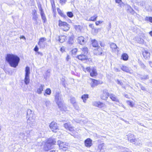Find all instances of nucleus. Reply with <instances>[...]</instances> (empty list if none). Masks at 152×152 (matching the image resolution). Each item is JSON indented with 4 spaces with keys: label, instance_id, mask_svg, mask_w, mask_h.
Wrapping results in <instances>:
<instances>
[{
    "label": "nucleus",
    "instance_id": "obj_28",
    "mask_svg": "<svg viewBox=\"0 0 152 152\" xmlns=\"http://www.w3.org/2000/svg\"><path fill=\"white\" fill-rule=\"evenodd\" d=\"M97 17L98 16L97 15H94L93 16L91 17L89 20H88V21H95L96 20Z\"/></svg>",
    "mask_w": 152,
    "mask_h": 152
},
{
    "label": "nucleus",
    "instance_id": "obj_60",
    "mask_svg": "<svg viewBox=\"0 0 152 152\" xmlns=\"http://www.w3.org/2000/svg\"><path fill=\"white\" fill-rule=\"evenodd\" d=\"M137 124H138L139 125H140L142 126H145L143 124H142L141 123H140L139 122H137Z\"/></svg>",
    "mask_w": 152,
    "mask_h": 152
},
{
    "label": "nucleus",
    "instance_id": "obj_34",
    "mask_svg": "<svg viewBox=\"0 0 152 152\" xmlns=\"http://www.w3.org/2000/svg\"><path fill=\"white\" fill-rule=\"evenodd\" d=\"M88 49L87 47H84L82 49V53L83 54H84L86 55L88 53Z\"/></svg>",
    "mask_w": 152,
    "mask_h": 152
},
{
    "label": "nucleus",
    "instance_id": "obj_53",
    "mask_svg": "<svg viewBox=\"0 0 152 152\" xmlns=\"http://www.w3.org/2000/svg\"><path fill=\"white\" fill-rule=\"evenodd\" d=\"M117 82L118 84L120 85L121 86H122L123 84V82H121L118 80H117Z\"/></svg>",
    "mask_w": 152,
    "mask_h": 152
},
{
    "label": "nucleus",
    "instance_id": "obj_50",
    "mask_svg": "<svg viewBox=\"0 0 152 152\" xmlns=\"http://www.w3.org/2000/svg\"><path fill=\"white\" fill-rule=\"evenodd\" d=\"M139 86L141 88V89L142 90L145 91V88L143 86H142L141 84H139Z\"/></svg>",
    "mask_w": 152,
    "mask_h": 152
},
{
    "label": "nucleus",
    "instance_id": "obj_4",
    "mask_svg": "<svg viewBox=\"0 0 152 152\" xmlns=\"http://www.w3.org/2000/svg\"><path fill=\"white\" fill-rule=\"evenodd\" d=\"M25 77L24 79V82L26 85H28L30 82V68L27 66L25 69Z\"/></svg>",
    "mask_w": 152,
    "mask_h": 152
},
{
    "label": "nucleus",
    "instance_id": "obj_21",
    "mask_svg": "<svg viewBox=\"0 0 152 152\" xmlns=\"http://www.w3.org/2000/svg\"><path fill=\"white\" fill-rule=\"evenodd\" d=\"M27 115L29 117H33L34 116V112L30 109H28L27 111Z\"/></svg>",
    "mask_w": 152,
    "mask_h": 152
},
{
    "label": "nucleus",
    "instance_id": "obj_31",
    "mask_svg": "<svg viewBox=\"0 0 152 152\" xmlns=\"http://www.w3.org/2000/svg\"><path fill=\"white\" fill-rule=\"evenodd\" d=\"M139 77L140 78L141 80H145L148 79L149 78V76L148 75H139Z\"/></svg>",
    "mask_w": 152,
    "mask_h": 152
},
{
    "label": "nucleus",
    "instance_id": "obj_58",
    "mask_svg": "<svg viewBox=\"0 0 152 152\" xmlns=\"http://www.w3.org/2000/svg\"><path fill=\"white\" fill-rule=\"evenodd\" d=\"M37 52L39 55L41 56H42L43 55V54L42 53L38 51H37Z\"/></svg>",
    "mask_w": 152,
    "mask_h": 152
},
{
    "label": "nucleus",
    "instance_id": "obj_13",
    "mask_svg": "<svg viewBox=\"0 0 152 152\" xmlns=\"http://www.w3.org/2000/svg\"><path fill=\"white\" fill-rule=\"evenodd\" d=\"M92 140L90 138H88L85 141V144L86 147H90L92 145Z\"/></svg>",
    "mask_w": 152,
    "mask_h": 152
},
{
    "label": "nucleus",
    "instance_id": "obj_9",
    "mask_svg": "<svg viewBox=\"0 0 152 152\" xmlns=\"http://www.w3.org/2000/svg\"><path fill=\"white\" fill-rule=\"evenodd\" d=\"M94 106L97 107L99 108H102L105 107V104L102 102H94L93 103Z\"/></svg>",
    "mask_w": 152,
    "mask_h": 152
},
{
    "label": "nucleus",
    "instance_id": "obj_56",
    "mask_svg": "<svg viewBox=\"0 0 152 152\" xmlns=\"http://www.w3.org/2000/svg\"><path fill=\"white\" fill-rule=\"evenodd\" d=\"M70 59V57L69 55H67L66 57V60L67 61H68Z\"/></svg>",
    "mask_w": 152,
    "mask_h": 152
},
{
    "label": "nucleus",
    "instance_id": "obj_41",
    "mask_svg": "<svg viewBox=\"0 0 152 152\" xmlns=\"http://www.w3.org/2000/svg\"><path fill=\"white\" fill-rule=\"evenodd\" d=\"M71 125L69 123H66L64 124V126L66 129H68Z\"/></svg>",
    "mask_w": 152,
    "mask_h": 152
},
{
    "label": "nucleus",
    "instance_id": "obj_2",
    "mask_svg": "<svg viewBox=\"0 0 152 152\" xmlns=\"http://www.w3.org/2000/svg\"><path fill=\"white\" fill-rule=\"evenodd\" d=\"M55 99V101L60 110L62 111H66L67 110L66 107L65 105L63 104L61 95L59 93H56Z\"/></svg>",
    "mask_w": 152,
    "mask_h": 152
},
{
    "label": "nucleus",
    "instance_id": "obj_6",
    "mask_svg": "<svg viewBox=\"0 0 152 152\" xmlns=\"http://www.w3.org/2000/svg\"><path fill=\"white\" fill-rule=\"evenodd\" d=\"M87 71L90 73V75L91 77L96 76L97 75L96 69L95 68L90 67H87Z\"/></svg>",
    "mask_w": 152,
    "mask_h": 152
},
{
    "label": "nucleus",
    "instance_id": "obj_55",
    "mask_svg": "<svg viewBox=\"0 0 152 152\" xmlns=\"http://www.w3.org/2000/svg\"><path fill=\"white\" fill-rule=\"evenodd\" d=\"M39 48L36 45L34 49V50L35 52H37L38 51Z\"/></svg>",
    "mask_w": 152,
    "mask_h": 152
},
{
    "label": "nucleus",
    "instance_id": "obj_12",
    "mask_svg": "<svg viewBox=\"0 0 152 152\" xmlns=\"http://www.w3.org/2000/svg\"><path fill=\"white\" fill-rule=\"evenodd\" d=\"M109 97L114 102H115L119 103V100L118 99L117 96H116L115 95L110 94Z\"/></svg>",
    "mask_w": 152,
    "mask_h": 152
},
{
    "label": "nucleus",
    "instance_id": "obj_38",
    "mask_svg": "<svg viewBox=\"0 0 152 152\" xmlns=\"http://www.w3.org/2000/svg\"><path fill=\"white\" fill-rule=\"evenodd\" d=\"M51 4L52 9H53V11H54L55 10H56V7L55 4L54 3V2L53 0H52L51 1Z\"/></svg>",
    "mask_w": 152,
    "mask_h": 152
},
{
    "label": "nucleus",
    "instance_id": "obj_11",
    "mask_svg": "<svg viewBox=\"0 0 152 152\" xmlns=\"http://www.w3.org/2000/svg\"><path fill=\"white\" fill-rule=\"evenodd\" d=\"M46 40V39L44 37H42L40 38L38 43V45L40 48H44L45 47L44 41Z\"/></svg>",
    "mask_w": 152,
    "mask_h": 152
},
{
    "label": "nucleus",
    "instance_id": "obj_52",
    "mask_svg": "<svg viewBox=\"0 0 152 152\" xmlns=\"http://www.w3.org/2000/svg\"><path fill=\"white\" fill-rule=\"evenodd\" d=\"M102 22H103L102 21L99 20V21H97L95 23V24L96 26H98L99 25V24L101 23Z\"/></svg>",
    "mask_w": 152,
    "mask_h": 152
},
{
    "label": "nucleus",
    "instance_id": "obj_18",
    "mask_svg": "<svg viewBox=\"0 0 152 152\" xmlns=\"http://www.w3.org/2000/svg\"><path fill=\"white\" fill-rule=\"evenodd\" d=\"M78 59L81 61L86 60L88 58L86 55L82 53L80 55L77 56Z\"/></svg>",
    "mask_w": 152,
    "mask_h": 152
},
{
    "label": "nucleus",
    "instance_id": "obj_5",
    "mask_svg": "<svg viewBox=\"0 0 152 152\" xmlns=\"http://www.w3.org/2000/svg\"><path fill=\"white\" fill-rule=\"evenodd\" d=\"M58 145L60 148L63 151H66L67 150L68 146V143L66 142H63L60 140L58 141Z\"/></svg>",
    "mask_w": 152,
    "mask_h": 152
},
{
    "label": "nucleus",
    "instance_id": "obj_49",
    "mask_svg": "<svg viewBox=\"0 0 152 152\" xmlns=\"http://www.w3.org/2000/svg\"><path fill=\"white\" fill-rule=\"evenodd\" d=\"M73 105V106L75 108V109H76L77 110H78L79 107L78 106V105L76 104V103Z\"/></svg>",
    "mask_w": 152,
    "mask_h": 152
},
{
    "label": "nucleus",
    "instance_id": "obj_8",
    "mask_svg": "<svg viewBox=\"0 0 152 152\" xmlns=\"http://www.w3.org/2000/svg\"><path fill=\"white\" fill-rule=\"evenodd\" d=\"M110 95L107 91L105 89L103 91V93L101 95V98L103 100H107Z\"/></svg>",
    "mask_w": 152,
    "mask_h": 152
},
{
    "label": "nucleus",
    "instance_id": "obj_42",
    "mask_svg": "<svg viewBox=\"0 0 152 152\" xmlns=\"http://www.w3.org/2000/svg\"><path fill=\"white\" fill-rule=\"evenodd\" d=\"M146 20L149 21L151 23H152V17H146L145 18Z\"/></svg>",
    "mask_w": 152,
    "mask_h": 152
},
{
    "label": "nucleus",
    "instance_id": "obj_54",
    "mask_svg": "<svg viewBox=\"0 0 152 152\" xmlns=\"http://www.w3.org/2000/svg\"><path fill=\"white\" fill-rule=\"evenodd\" d=\"M66 1V0H60V2L61 4H65Z\"/></svg>",
    "mask_w": 152,
    "mask_h": 152
},
{
    "label": "nucleus",
    "instance_id": "obj_62",
    "mask_svg": "<svg viewBox=\"0 0 152 152\" xmlns=\"http://www.w3.org/2000/svg\"><path fill=\"white\" fill-rule=\"evenodd\" d=\"M124 152H131V151H129L128 149H127V150L124 151Z\"/></svg>",
    "mask_w": 152,
    "mask_h": 152
},
{
    "label": "nucleus",
    "instance_id": "obj_59",
    "mask_svg": "<svg viewBox=\"0 0 152 152\" xmlns=\"http://www.w3.org/2000/svg\"><path fill=\"white\" fill-rule=\"evenodd\" d=\"M148 62L151 67H152V62L151 61H149Z\"/></svg>",
    "mask_w": 152,
    "mask_h": 152
},
{
    "label": "nucleus",
    "instance_id": "obj_47",
    "mask_svg": "<svg viewBox=\"0 0 152 152\" xmlns=\"http://www.w3.org/2000/svg\"><path fill=\"white\" fill-rule=\"evenodd\" d=\"M127 103L128 104H129V105L131 107H133V106L134 105V104L132 102L130 101H128L127 102Z\"/></svg>",
    "mask_w": 152,
    "mask_h": 152
},
{
    "label": "nucleus",
    "instance_id": "obj_15",
    "mask_svg": "<svg viewBox=\"0 0 152 152\" xmlns=\"http://www.w3.org/2000/svg\"><path fill=\"white\" fill-rule=\"evenodd\" d=\"M78 42L80 45H83L86 42L84 38L82 36L78 37L77 39Z\"/></svg>",
    "mask_w": 152,
    "mask_h": 152
},
{
    "label": "nucleus",
    "instance_id": "obj_25",
    "mask_svg": "<svg viewBox=\"0 0 152 152\" xmlns=\"http://www.w3.org/2000/svg\"><path fill=\"white\" fill-rule=\"evenodd\" d=\"M88 98V95L87 94H84L82 95L81 97V98L83 100V102L86 103L87 99Z\"/></svg>",
    "mask_w": 152,
    "mask_h": 152
},
{
    "label": "nucleus",
    "instance_id": "obj_22",
    "mask_svg": "<svg viewBox=\"0 0 152 152\" xmlns=\"http://www.w3.org/2000/svg\"><path fill=\"white\" fill-rule=\"evenodd\" d=\"M143 55L145 59H148L150 57V53L147 51L145 50L143 53Z\"/></svg>",
    "mask_w": 152,
    "mask_h": 152
},
{
    "label": "nucleus",
    "instance_id": "obj_32",
    "mask_svg": "<svg viewBox=\"0 0 152 152\" xmlns=\"http://www.w3.org/2000/svg\"><path fill=\"white\" fill-rule=\"evenodd\" d=\"M69 25L67 23H66V25H65L64 26V27H62L63 30L65 31H68L69 30Z\"/></svg>",
    "mask_w": 152,
    "mask_h": 152
},
{
    "label": "nucleus",
    "instance_id": "obj_7",
    "mask_svg": "<svg viewBox=\"0 0 152 152\" xmlns=\"http://www.w3.org/2000/svg\"><path fill=\"white\" fill-rule=\"evenodd\" d=\"M49 127L52 131L54 132H56L57 130L58 129V126H57V124L54 121L52 122L50 124Z\"/></svg>",
    "mask_w": 152,
    "mask_h": 152
},
{
    "label": "nucleus",
    "instance_id": "obj_10",
    "mask_svg": "<svg viewBox=\"0 0 152 152\" xmlns=\"http://www.w3.org/2000/svg\"><path fill=\"white\" fill-rule=\"evenodd\" d=\"M27 123L32 126L34 125L35 124V117H29L27 121Z\"/></svg>",
    "mask_w": 152,
    "mask_h": 152
},
{
    "label": "nucleus",
    "instance_id": "obj_3",
    "mask_svg": "<svg viewBox=\"0 0 152 152\" xmlns=\"http://www.w3.org/2000/svg\"><path fill=\"white\" fill-rule=\"evenodd\" d=\"M56 142L55 139L49 138L45 143L44 146V149L47 151L53 148V145L55 144Z\"/></svg>",
    "mask_w": 152,
    "mask_h": 152
},
{
    "label": "nucleus",
    "instance_id": "obj_29",
    "mask_svg": "<svg viewBox=\"0 0 152 152\" xmlns=\"http://www.w3.org/2000/svg\"><path fill=\"white\" fill-rule=\"evenodd\" d=\"M66 23L64 22H62L61 20H59V26L61 27V28L62 29V27H64V26L66 25Z\"/></svg>",
    "mask_w": 152,
    "mask_h": 152
},
{
    "label": "nucleus",
    "instance_id": "obj_40",
    "mask_svg": "<svg viewBox=\"0 0 152 152\" xmlns=\"http://www.w3.org/2000/svg\"><path fill=\"white\" fill-rule=\"evenodd\" d=\"M72 104L76 103L75 99L74 97H72L70 100Z\"/></svg>",
    "mask_w": 152,
    "mask_h": 152
},
{
    "label": "nucleus",
    "instance_id": "obj_44",
    "mask_svg": "<svg viewBox=\"0 0 152 152\" xmlns=\"http://www.w3.org/2000/svg\"><path fill=\"white\" fill-rule=\"evenodd\" d=\"M74 42L73 38L71 37H70L68 40V43L69 44H72Z\"/></svg>",
    "mask_w": 152,
    "mask_h": 152
},
{
    "label": "nucleus",
    "instance_id": "obj_19",
    "mask_svg": "<svg viewBox=\"0 0 152 152\" xmlns=\"http://www.w3.org/2000/svg\"><path fill=\"white\" fill-rule=\"evenodd\" d=\"M128 138L130 142H135L136 139L135 138L134 135L132 134H129Z\"/></svg>",
    "mask_w": 152,
    "mask_h": 152
},
{
    "label": "nucleus",
    "instance_id": "obj_14",
    "mask_svg": "<svg viewBox=\"0 0 152 152\" xmlns=\"http://www.w3.org/2000/svg\"><path fill=\"white\" fill-rule=\"evenodd\" d=\"M39 10L40 11V14L42 20L43 21V22L45 23L46 20V18L45 14L42 8L41 7L39 8Z\"/></svg>",
    "mask_w": 152,
    "mask_h": 152
},
{
    "label": "nucleus",
    "instance_id": "obj_61",
    "mask_svg": "<svg viewBox=\"0 0 152 152\" xmlns=\"http://www.w3.org/2000/svg\"><path fill=\"white\" fill-rule=\"evenodd\" d=\"M86 69H87V67L86 68H83V71H84V72H86V71H87Z\"/></svg>",
    "mask_w": 152,
    "mask_h": 152
},
{
    "label": "nucleus",
    "instance_id": "obj_17",
    "mask_svg": "<svg viewBox=\"0 0 152 152\" xmlns=\"http://www.w3.org/2000/svg\"><path fill=\"white\" fill-rule=\"evenodd\" d=\"M32 14L33 15V20H37L38 17L36 10H32Z\"/></svg>",
    "mask_w": 152,
    "mask_h": 152
},
{
    "label": "nucleus",
    "instance_id": "obj_46",
    "mask_svg": "<svg viewBox=\"0 0 152 152\" xmlns=\"http://www.w3.org/2000/svg\"><path fill=\"white\" fill-rule=\"evenodd\" d=\"M77 51V48H74L72 51V53L73 54H75L76 53Z\"/></svg>",
    "mask_w": 152,
    "mask_h": 152
},
{
    "label": "nucleus",
    "instance_id": "obj_43",
    "mask_svg": "<svg viewBox=\"0 0 152 152\" xmlns=\"http://www.w3.org/2000/svg\"><path fill=\"white\" fill-rule=\"evenodd\" d=\"M25 134L23 133H20L19 134V137L22 139H24L25 138Z\"/></svg>",
    "mask_w": 152,
    "mask_h": 152
},
{
    "label": "nucleus",
    "instance_id": "obj_39",
    "mask_svg": "<svg viewBox=\"0 0 152 152\" xmlns=\"http://www.w3.org/2000/svg\"><path fill=\"white\" fill-rule=\"evenodd\" d=\"M67 15L68 17L70 18H72L73 16V14L71 12H67Z\"/></svg>",
    "mask_w": 152,
    "mask_h": 152
},
{
    "label": "nucleus",
    "instance_id": "obj_26",
    "mask_svg": "<svg viewBox=\"0 0 152 152\" xmlns=\"http://www.w3.org/2000/svg\"><path fill=\"white\" fill-rule=\"evenodd\" d=\"M129 56L126 53H123L121 56V58L124 61H127L128 59Z\"/></svg>",
    "mask_w": 152,
    "mask_h": 152
},
{
    "label": "nucleus",
    "instance_id": "obj_37",
    "mask_svg": "<svg viewBox=\"0 0 152 152\" xmlns=\"http://www.w3.org/2000/svg\"><path fill=\"white\" fill-rule=\"evenodd\" d=\"M110 47L111 48L114 49H115L118 48L116 45L115 44L113 43H112L110 44Z\"/></svg>",
    "mask_w": 152,
    "mask_h": 152
},
{
    "label": "nucleus",
    "instance_id": "obj_57",
    "mask_svg": "<svg viewBox=\"0 0 152 152\" xmlns=\"http://www.w3.org/2000/svg\"><path fill=\"white\" fill-rule=\"evenodd\" d=\"M122 1L121 0H115V2L116 3L119 4Z\"/></svg>",
    "mask_w": 152,
    "mask_h": 152
},
{
    "label": "nucleus",
    "instance_id": "obj_51",
    "mask_svg": "<svg viewBox=\"0 0 152 152\" xmlns=\"http://www.w3.org/2000/svg\"><path fill=\"white\" fill-rule=\"evenodd\" d=\"M45 104L47 107H49L50 104V103L49 101H46L45 102Z\"/></svg>",
    "mask_w": 152,
    "mask_h": 152
},
{
    "label": "nucleus",
    "instance_id": "obj_64",
    "mask_svg": "<svg viewBox=\"0 0 152 152\" xmlns=\"http://www.w3.org/2000/svg\"><path fill=\"white\" fill-rule=\"evenodd\" d=\"M149 34H150L151 35V36H152V31H150V32H149Z\"/></svg>",
    "mask_w": 152,
    "mask_h": 152
},
{
    "label": "nucleus",
    "instance_id": "obj_35",
    "mask_svg": "<svg viewBox=\"0 0 152 152\" xmlns=\"http://www.w3.org/2000/svg\"><path fill=\"white\" fill-rule=\"evenodd\" d=\"M57 10L58 13L61 16L65 18L67 17V16L66 15L64 14L62 12L61 10L59 9L58 8Z\"/></svg>",
    "mask_w": 152,
    "mask_h": 152
},
{
    "label": "nucleus",
    "instance_id": "obj_23",
    "mask_svg": "<svg viewBox=\"0 0 152 152\" xmlns=\"http://www.w3.org/2000/svg\"><path fill=\"white\" fill-rule=\"evenodd\" d=\"M58 40L61 42L63 43L64 42L66 39V36L65 35L60 36L58 37Z\"/></svg>",
    "mask_w": 152,
    "mask_h": 152
},
{
    "label": "nucleus",
    "instance_id": "obj_27",
    "mask_svg": "<svg viewBox=\"0 0 152 152\" xmlns=\"http://www.w3.org/2000/svg\"><path fill=\"white\" fill-rule=\"evenodd\" d=\"M126 7L127 11L131 13H133L134 10L130 6L127 4L126 5Z\"/></svg>",
    "mask_w": 152,
    "mask_h": 152
},
{
    "label": "nucleus",
    "instance_id": "obj_33",
    "mask_svg": "<svg viewBox=\"0 0 152 152\" xmlns=\"http://www.w3.org/2000/svg\"><path fill=\"white\" fill-rule=\"evenodd\" d=\"M134 142L136 145L141 146L142 145L141 141L139 140L136 139L135 142Z\"/></svg>",
    "mask_w": 152,
    "mask_h": 152
},
{
    "label": "nucleus",
    "instance_id": "obj_45",
    "mask_svg": "<svg viewBox=\"0 0 152 152\" xmlns=\"http://www.w3.org/2000/svg\"><path fill=\"white\" fill-rule=\"evenodd\" d=\"M51 91L50 88L47 89L45 91V93L47 94L50 95L51 93Z\"/></svg>",
    "mask_w": 152,
    "mask_h": 152
},
{
    "label": "nucleus",
    "instance_id": "obj_36",
    "mask_svg": "<svg viewBox=\"0 0 152 152\" xmlns=\"http://www.w3.org/2000/svg\"><path fill=\"white\" fill-rule=\"evenodd\" d=\"M97 50L98 51V52L96 53L97 54L99 55H102V49L100 47H97Z\"/></svg>",
    "mask_w": 152,
    "mask_h": 152
},
{
    "label": "nucleus",
    "instance_id": "obj_20",
    "mask_svg": "<svg viewBox=\"0 0 152 152\" xmlns=\"http://www.w3.org/2000/svg\"><path fill=\"white\" fill-rule=\"evenodd\" d=\"M44 85H41L37 89V92L39 94H40L42 93V91L43 90Z\"/></svg>",
    "mask_w": 152,
    "mask_h": 152
},
{
    "label": "nucleus",
    "instance_id": "obj_48",
    "mask_svg": "<svg viewBox=\"0 0 152 152\" xmlns=\"http://www.w3.org/2000/svg\"><path fill=\"white\" fill-rule=\"evenodd\" d=\"M68 129L71 132H74L75 131L74 130V128L72 126H69V127Z\"/></svg>",
    "mask_w": 152,
    "mask_h": 152
},
{
    "label": "nucleus",
    "instance_id": "obj_1",
    "mask_svg": "<svg viewBox=\"0 0 152 152\" xmlns=\"http://www.w3.org/2000/svg\"><path fill=\"white\" fill-rule=\"evenodd\" d=\"M6 59L10 66L16 68L18 66L20 58L17 56L13 54H8L6 57Z\"/></svg>",
    "mask_w": 152,
    "mask_h": 152
},
{
    "label": "nucleus",
    "instance_id": "obj_30",
    "mask_svg": "<svg viewBox=\"0 0 152 152\" xmlns=\"http://www.w3.org/2000/svg\"><path fill=\"white\" fill-rule=\"evenodd\" d=\"M92 44L93 47L96 48L98 47V44L97 41L95 39L92 40Z\"/></svg>",
    "mask_w": 152,
    "mask_h": 152
},
{
    "label": "nucleus",
    "instance_id": "obj_16",
    "mask_svg": "<svg viewBox=\"0 0 152 152\" xmlns=\"http://www.w3.org/2000/svg\"><path fill=\"white\" fill-rule=\"evenodd\" d=\"M121 69L124 71L125 72H126L131 74L132 73V71L129 70V68L126 66H123L121 67Z\"/></svg>",
    "mask_w": 152,
    "mask_h": 152
},
{
    "label": "nucleus",
    "instance_id": "obj_24",
    "mask_svg": "<svg viewBox=\"0 0 152 152\" xmlns=\"http://www.w3.org/2000/svg\"><path fill=\"white\" fill-rule=\"evenodd\" d=\"M92 81L91 83V86L92 88H93L97 85L98 82L96 80L94 79H92Z\"/></svg>",
    "mask_w": 152,
    "mask_h": 152
},
{
    "label": "nucleus",
    "instance_id": "obj_63",
    "mask_svg": "<svg viewBox=\"0 0 152 152\" xmlns=\"http://www.w3.org/2000/svg\"><path fill=\"white\" fill-rule=\"evenodd\" d=\"M50 152H57V151L52 150Z\"/></svg>",
    "mask_w": 152,
    "mask_h": 152
}]
</instances>
